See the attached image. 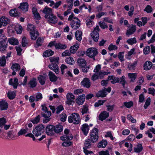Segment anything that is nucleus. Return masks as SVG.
<instances>
[{"label": "nucleus", "mask_w": 155, "mask_h": 155, "mask_svg": "<svg viewBox=\"0 0 155 155\" xmlns=\"http://www.w3.org/2000/svg\"><path fill=\"white\" fill-rule=\"evenodd\" d=\"M68 20L70 21L71 27L74 29H77L81 25V21L77 17H74V15L72 13L69 16Z\"/></svg>", "instance_id": "nucleus-1"}, {"label": "nucleus", "mask_w": 155, "mask_h": 155, "mask_svg": "<svg viewBox=\"0 0 155 155\" xmlns=\"http://www.w3.org/2000/svg\"><path fill=\"white\" fill-rule=\"evenodd\" d=\"M80 117L79 114L76 113H73L68 117V121L69 123L74 124H78L80 121Z\"/></svg>", "instance_id": "nucleus-2"}, {"label": "nucleus", "mask_w": 155, "mask_h": 155, "mask_svg": "<svg viewBox=\"0 0 155 155\" xmlns=\"http://www.w3.org/2000/svg\"><path fill=\"white\" fill-rule=\"evenodd\" d=\"M98 130L96 128H94L90 133V137L91 141L95 143L97 141L98 138Z\"/></svg>", "instance_id": "nucleus-3"}, {"label": "nucleus", "mask_w": 155, "mask_h": 155, "mask_svg": "<svg viewBox=\"0 0 155 155\" xmlns=\"http://www.w3.org/2000/svg\"><path fill=\"white\" fill-rule=\"evenodd\" d=\"M45 127L42 125H39L33 129L32 133L36 137H38L44 131Z\"/></svg>", "instance_id": "nucleus-4"}, {"label": "nucleus", "mask_w": 155, "mask_h": 155, "mask_svg": "<svg viewBox=\"0 0 155 155\" xmlns=\"http://www.w3.org/2000/svg\"><path fill=\"white\" fill-rule=\"evenodd\" d=\"M111 91V88L110 87H108L107 89L104 87L101 90L99 91L96 93V96L97 97H104L106 96L107 93V92L110 93Z\"/></svg>", "instance_id": "nucleus-5"}, {"label": "nucleus", "mask_w": 155, "mask_h": 155, "mask_svg": "<svg viewBox=\"0 0 155 155\" xmlns=\"http://www.w3.org/2000/svg\"><path fill=\"white\" fill-rule=\"evenodd\" d=\"M100 29L98 26H96L94 29L93 31L91 33V35L93 38L94 41L97 42L99 38V35L98 33Z\"/></svg>", "instance_id": "nucleus-6"}, {"label": "nucleus", "mask_w": 155, "mask_h": 155, "mask_svg": "<svg viewBox=\"0 0 155 155\" xmlns=\"http://www.w3.org/2000/svg\"><path fill=\"white\" fill-rule=\"evenodd\" d=\"M8 42L7 38H4L3 40L0 41V51L3 52L6 51L8 46Z\"/></svg>", "instance_id": "nucleus-7"}, {"label": "nucleus", "mask_w": 155, "mask_h": 155, "mask_svg": "<svg viewBox=\"0 0 155 155\" xmlns=\"http://www.w3.org/2000/svg\"><path fill=\"white\" fill-rule=\"evenodd\" d=\"M97 50L95 48H91L87 51V55L91 58H93L98 54Z\"/></svg>", "instance_id": "nucleus-8"}, {"label": "nucleus", "mask_w": 155, "mask_h": 155, "mask_svg": "<svg viewBox=\"0 0 155 155\" xmlns=\"http://www.w3.org/2000/svg\"><path fill=\"white\" fill-rule=\"evenodd\" d=\"M66 104L69 105H71L72 103H74L75 96L72 93H68L66 95Z\"/></svg>", "instance_id": "nucleus-9"}, {"label": "nucleus", "mask_w": 155, "mask_h": 155, "mask_svg": "<svg viewBox=\"0 0 155 155\" xmlns=\"http://www.w3.org/2000/svg\"><path fill=\"white\" fill-rule=\"evenodd\" d=\"M46 134L49 136L53 135L54 133V126L52 125H48L46 128Z\"/></svg>", "instance_id": "nucleus-10"}, {"label": "nucleus", "mask_w": 155, "mask_h": 155, "mask_svg": "<svg viewBox=\"0 0 155 155\" xmlns=\"http://www.w3.org/2000/svg\"><path fill=\"white\" fill-rule=\"evenodd\" d=\"M41 114L43 117L46 119L43 120L44 123H47L49 121L50 119L48 118L51 115V113L50 111H45L41 113Z\"/></svg>", "instance_id": "nucleus-11"}, {"label": "nucleus", "mask_w": 155, "mask_h": 155, "mask_svg": "<svg viewBox=\"0 0 155 155\" xmlns=\"http://www.w3.org/2000/svg\"><path fill=\"white\" fill-rule=\"evenodd\" d=\"M85 98L86 96L85 94L80 95L76 99V102L78 105H82L84 102Z\"/></svg>", "instance_id": "nucleus-12"}, {"label": "nucleus", "mask_w": 155, "mask_h": 155, "mask_svg": "<svg viewBox=\"0 0 155 155\" xmlns=\"http://www.w3.org/2000/svg\"><path fill=\"white\" fill-rule=\"evenodd\" d=\"M42 12L45 14V18L53 14L52 9L47 7H45L42 10Z\"/></svg>", "instance_id": "nucleus-13"}, {"label": "nucleus", "mask_w": 155, "mask_h": 155, "mask_svg": "<svg viewBox=\"0 0 155 155\" xmlns=\"http://www.w3.org/2000/svg\"><path fill=\"white\" fill-rule=\"evenodd\" d=\"M48 20V21L52 24H55L58 21V18L56 17L53 14L50 15L48 17L46 18Z\"/></svg>", "instance_id": "nucleus-14"}, {"label": "nucleus", "mask_w": 155, "mask_h": 155, "mask_svg": "<svg viewBox=\"0 0 155 155\" xmlns=\"http://www.w3.org/2000/svg\"><path fill=\"white\" fill-rule=\"evenodd\" d=\"M28 5L27 2H23L20 3V6L18 7L21 10L24 12L28 11Z\"/></svg>", "instance_id": "nucleus-15"}, {"label": "nucleus", "mask_w": 155, "mask_h": 155, "mask_svg": "<svg viewBox=\"0 0 155 155\" xmlns=\"http://www.w3.org/2000/svg\"><path fill=\"white\" fill-rule=\"evenodd\" d=\"M81 84L82 85L87 88H89L91 84L89 80L87 78H84L81 81Z\"/></svg>", "instance_id": "nucleus-16"}, {"label": "nucleus", "mask_w": 155, "mask_h": 155, "mask_svg": "<svg viewBox=\"0 0 155 155\" xmlns=\"http://www.w3.org/2000/svg\"><path fill=\"white\" fill-rule=\"evenodd\" d=\"M109 116V113L105 111H104L101 112L99 116V119L103 121L107 118Z\"/></svg>", "instance_id": "nucleus-17"}, {"label": "nucleus", "mask_w": 155, "mask_h": 155, "mask_svg": "<svg viewBox=\"0 0 155 155\" xmlns=\"http://www.w3.org/2000/svg\"><path fill=\"white\" fill-rule=\"evenodd\" d=\"M9 84L10 85H12L14 88L16 89L18 84V79L17 78H15L13 82V79H11L9 80Z\"/></svg>", "instance_id": "nucleus-18"}, {"label": "nucleus", "mask_w": 155, "mask_h": 155, "mask_svg": "<svg viewBox=\"0 0 155 155\" xmlns=\"http://www.w3.org/2000/svg\"><path fill=\"white\" fill-rule=\"evenodd\" d=\"M49 68L52 70L56 74H58L59 72V70L58 64H52L49 65Z\"/></svg>", "instance_id": "nucleus-19"}, {"label": "nucleus", "mask_w": 155, "mask_h": 155, "mask_svg": "<svg viewBox=\"0 0 155 155\" xmlns=\"http://www.w3.org/2000/svg\"><path fill=\"white\" fill-rule=\"evenodd\" d=\"M81 129L84 134L85 135H87L89 130V127L88 124H83Z\"/></svg>", "instance_id": "nucleus-20"}, {"label": "nucleus", "mask_w": 155, "mask_h": 155, "mask_svg": "<svg viewBox=\"0 0 155 155\" xmlns=\"http://www.w3.org/2000/svg\"><path fill=\"white\" fill-rule=\"evenodd\" d=\"M137 64V61H135L133 63H130L128 64L127 66L128 69L130 71H134L135 69V68Z\"/></svg>", "instance_id": "nucleus-21"}, {"label": "nucleus", "mask_w": 155, "mask_h": 155, "mask_svg": "<svg viewBox=\"0 0 155 155\" xmlns=\"http://www.w3.org/2000/svg\"><path fill=\"white\" fill-rule=\"evenodd\" d=\"M8 19L5 17H2L0 18V25L6 26L8 23Z\"/></svg>", "instance_id": "nucleus-22"}, {"label": "nucleus", "mask_w": 155, "mask_h": 155, "mask_svg": "<svg viewBox=\"0 0 155 155\" xmlns=\"http://www.w3.org/2000/svg\"><path fill=\"white\" fill-rule=\"evenodd\" d=\"M8 107V103L5 101L0 102V109L1 110H7Z\"/></svg>", "instance_id": "nucleus-23"}, {"label": "nucleus", "mask_w": 155, "mask_h": 155, "mask_svg": "<svg viewBox=\"0 0 155 155\" xmlns=\"http://www.w3.org/2000/svg\"><path fill=\"white\" fill-rule=\"evenodd\" d=\"M136 30V26L134 25H132L131 27L127 30L126 35H128L133 34L135 32Z\"/></svg>", "instance_id": "nucleus-24"}, {"label": "nucleus", "mask_w": 155, "mask_h": 155, "mask_svg": "<svg viewBox=\"0 0 155 155\" xmlns=\"http://www.w3.org/2000/svg\"><path fill=\"white\" fill-rule=\"evenodd\" d=\"M152 66V63L150 61H146L144 64V69L146 71L149 70L151 69Z\"/></svg>", "instance_id": "nucleus-25"}, {"label": "nucleus", "mask_w": 155, "mask_h": 155, "mask_svg": "<svg viewBox=\"0 0 155 155\" xmlns=\"http://www.w3.org/2000/svg\"><path fill=\"white\" fill-rule=\"evenodd\" d=\"M29 87L33 88L35 87L37 85V81L36 78H31L28 84Z\"/></svg>", "instance_id": "nucleus-26"}, {"label": "nucleus", "mask_w": 155, "mask_h": 155, "mask_svg": "<svg viewBox=\"0 0 155 155\" xmlns=\"http://www.w3.org/2000/svg\"><path fill=\"white\" fill-rule=\"evenodd\" d=\"M48 76L49 77L50 80L52 82H55L57 80V77L54 75L53 73L51 71L49 72Z\"/></svg>", "instance_id": "nucleus-27"}, {"label": "nucleus", "mask_w": 155, "mask_h": 155, "mask_svg": "<svg viewBox=\"0 0 155 155\" xmlns=\"http://www.w3.org/2000/svg\"><path fill=\"white\" fill-rule=\"evenodd\" d=\"M7 40L9 44L13 45H16L18 44V40L14 38H10Z\"/></svg>", "instance_id": "nucleus-28"}, {"label": "nucleus", "mask_w": 155, "mask_h": 155, "mask_svg": "<svg viewBox=\"0 0 155 155\" xmlns=\"http://www.w3.org/2000/svg\"><path fill=\"white\" fill-rule=\"evenodd\" d=\"M82 32L78 30L76 31L75 33V36L76 39L79 41H81L82 38Z\"/></svg>", "instance_id": "nucleus-29"}, {"label": "nucleus", "mask_w": 155, "mask_h": 155, "mask_svg": "<svg viewBox=\"0 0 155 155\" xmlns=\"http://www.w3.org/2000/svg\"><path fill=\"white\" fill-rule=\"evenodd\" d=\"M130 82H134L137 77V74L135 73H129L127 74Z\"/></svg>", "instance_id": "nucleus-30"}, {"label": "nucleus", "mask_w": 155, "mask_h": 155, "mask_svg": "<svg viewBox=\"0 0 155 155\" xmlns=\"http://www.w3.org/2000/svg\"><path fill=\"white\" fill-rule=\"evenodd\" d=\"M20 13L18 12L16 9H12L9 12V14L10 16L13 17H19Z\"/></svg>", "instance_id": "nucleus-31"}, {"label": "nucleus", "mask_w": 155, "mask_h": 155, "mask_svg": "<svg viewBox=\"0 0 155 155\" xmlns=\"http://www.w3.org/2000/svg\"><path fill=\"white\" fill-rule=\"evenodd\" d=\"M54 132L59 133L61 132L63 130V127L61 125L58 124L54 126Z\"/></svg>", "instance_id": "nucleus-32"}, {"label": "nucleus", "mask_w": 155, "mask_h": 155, "mask_svg": "<svg viewBox=\"0 0 155 155\" xmlns=\"http://www.w3.org/2000/svg\"><path fill=\"white\" fill-rule=\"evenodd\" d=\"M27 30L29 32L30 34L36 31L35 26L31 24H29L28 25Z\"/></svg>", "instance_id": "nucleus-33"}, {"label": "nucleus", "mask_w": 155, "mask_h": 155, "mask_svg": "<svg viewBox=\"0 0 155 155\" xmlns=\"http://www.w3.org/2000/svg\"><path fill=\"white\" fill-rule=\"evenodd\" d=\"M77 63L80 67L85 66L86 64V61L83 58H78L77 60Z\"/></svg>", "instance_id": "nucleus-34"}, {"label": "nucleus", "mask_w": 155, "mask_h": 155, "mask_svg": "<svg viewBox=\"0 0 155 155\" xmlns=\"http://www.w3.org/2000/svg\"><path fill=\"white\" fill-rule=\"evenodd\" d=\"M54 51L50 49H49L45 51L43 54L44 57H47L53 54Z\"/></svg>", "instance_id": "nucleus-35"}, {"label": "nucleus", "mask_w": 155, "mask_h": 155, "mask_svg": "<svg viewBox=\"0 0 155 155\" xmlns=\"http://www.w3.org/2000/svg\"><path fill=\"white\" fill-rule=\"evenodd\" d=\"M55 48L57 49H65L67 48V45L65 44L56 43L55 45Z\"/></svg>", "instance_id": "nucleus-36"}, {"label": "nucleus", "mask_w": 155, "mask_h": 155, "mask_svg": "<svg viewBox=\"0 0 155 155\" xmlns=\"http://www.w3.org/2000/svg\"><path fill=\"white\" fill-rule=\"evenodd\" d=\"M38 80L41 85H43L45 84L46 80V78L45 76L40 75L38 77Z\"/></svg>", "instance_id": "nucleus-37"}, {"label": "nucleus", "mask_w": 155, "mask_h": 155, "mask_svg": "<svg viewBox=\"0 0 155 155\" xmlns=\"http://www.w3.org/2000/svg\"><path fill=\"white\" fill-rule=\"evenodd\" d=\"M11 69L14 71H19L20 69V65L18 63L13 64L11 67Z\"/></svg>", "instance_id": "nucleus-38"}, {"label": "nucleus", "mask_w": 155, "mask_h": 155, "mask_svg": "<svg viewBox=\"0 0 155 155\" xmlns=\"http://www.w3.org/2000/svg\"><path fill=\"white\" fill-rule=\"evenodd\" d=\"M143 147L141 144H138L137 146L134 148V151L136 153H139L143 150Z\"/></svg>", "instance_id": "nucleus-39"}, {"label": "nucleus", "mask_w": 155, "mask_h": 155, "mask_svg": "<svg viewBox=\"0 0 155 155\" xmlns=\"http://www.w3.org/2000/svg\"><path fill=\"white\" fill-rule=\"evenodd\" d=\"M91 139H86L84 142V146L86 148H89L91 147Z\"/></svg>", "instance_id": "nucleus-40"}, {"label": "nucleus", "mask_w": 155, "mask_h": 155, "mask_svg": "<svg viewBox=\"0 0 155 155\" xmlns=\"http://www.w3.org/2000/svg\"><path fill=\"white\" fill-rule=\"evenodd\" d=\"M31 38L33 40H35L38 36V32L37 31L30 34Z\"/></svg>", "instance_id": "nucleus-41"}, {"label": "nucleus", "mask_w": 155, "mask_h": 155, "mask_svg": "<svg viewBox=\"0 0 155 155\" xmlns=\"http://www.w3.org/2000/svg\"><path fill=\"white\" fill-rule=\"evenodd\" d=\"M15 93L14 91H9L8 93L7 96L10 99H13L15 97Z\"/></svg>", "instance_id": "nucleus-42"}, {"label": "nucleus", "mask_w": 155, "mask_h": 155, "mask_svg": "<svg viewBox=\"0 0 155 155\" xmlns=\"http://www.w3.org/2000/svg\"><path fill=\"white\" fill-rule=\"evenodd\" d=\"M15 30L17 34H21L22 31V27L20 25H16L15 26Z\"/></svg>", "instance_id": "nucleus-43"}, {"label": "nucleus", "mask_w": 155, "mask_h": 155, "mask_svg": "<svg viewBox=\"0 0 155 155\" xmlns=\"http://www.w3.org/2000/svg\"><path fill=\"white\" fill-rule=\"evenodd\" d=\"M40 116L38 115L34 119H31L30 121L33 124H37L40 122Z\"/></svg>", "instance_id": "nucleus-44"}, {"label": "nucleus", "mask_w": 155, "mask_h": 155, "mask_svg": "<svg viewBox=\"0 0 155 155\" xmlns=\"http://www.w3.org/2000/svg\"><path fill=\"white\" fill-rule=\"evenodd\" d=\"M65 62L68 64L72 65L74 63V61L72 57H69L66 58Z\"/></svg>", "instance_id": "nucleus-45"}, {"label": "nucleus", "mask_w": 155, "mask_h": 155, "mask_svg": "<svg viewBox=\"0 0 155 155\" xmlns=\"http://www.w3.org/2000/svg\"><path fill=\"white\" fill-rule=\"evenodd\" d=\"M43 37H39L37 40L36 44L35 45V46L37 48L38 47L41 46L42 43L43 42Z\"/></svg>", "instance_id": "nucleus-46"}, {"label": "nucleus", "mask_w": 155, "mask_h": 155, "mask_svg": "<svg viewBox=\"0 0 155 155\" xmlns=\"http://www.w3.org/2000/svg\"><path fill=\"white\" fill-rule=\"evenodd\" d=\"M49 59L51 62L52 63V64H58L59 57H51Z\"/></svg>", "instance_id": "nucleus-47"}, {"label": "nucleus", "mask_w": 155, "mask_h": 155, "mask_svg": "<svg viewBox=\"0 0 155 155\" xmlns=\"http://www.w3.org/2000/svg\"><path fill=\"white\" fill-rule=\"evenodd\" d=\"M28 41L25 37H23L21 41V45L22 47H24L28 44Z\"/></svg>", "instance_id": "nucleus-48"}, {"label": "nucleus", "mask_w": 155, "mask_h": 155, "mask_svg": "<svg viewBox=\"0 0 155 155\" xmlns=\"http://www.w3.org/2000/svg\"><path fill=\"white\" fill-rule=\"evenodd\" d=\"M6 61L4 56L0 57V66H5V65Z\"/></svg>", "instance_id": "nucleus-49"}, {"label": "nucleus", "mask_w": 155, "mask_h": 155, "mask_svg": "<svg viewBox=\"0 0 155 155\" xmlns=\"http://www.w3.org/2000/svg\"><path fill=\"white\" fill-rule=\"evenodd\" d=\"M28 128H25V129L22 128L18 132V135L20 136L24 135L28 132Z\"/></svg>", "instance_id": "nucleus-50"}, {"label": "nucleus", "mask_w": 155, "mask_h": 155, "mask_svg": "<svg viewBox=\"0 0 155 155\" xmlns=\"http://www.w3.org/2000/svg\"><path fill=\"white\" fill-rule=\"evenodd\" d=\"M120 83L122 84L124 87L125 84L127 83V81L126 80V77L124 76H123L120 78Z\"/></svg>", "instance_id": "nucleus-51"}, {"label": "nucleus", "mask_w": 155, "mask_h": 155, "mask_svg": "<svg viewBox=\"0 0 155 155\" xmlns=\"http://www.w3.org/2000/svg\"><path fill=\"white\" fill-rule=\"evenodd\" d=\"M127 42L130 45H133L137 42L136 39L135 38H131L127 41Z\"/></svg>", "instance_id": "nucleus-52"}, {"label": "nucleus", "mask_w": 155, "mask_h": 155, "mask_svg": "<svg viewBox=\"0 0 155 155\" xmlns=\"http://www.w3.org/2000/svg\"><path fill=\"white\" fill-rule=\"evenodd\" d=\"M81 114L82 115L84 114L87 113L88 111V107L87 106L84 105L82 108H81Z\"/></svg>", "instance_id": "nucleus-53"}, {"label": "nucleus", "mask_w": 155, "mask_h": 155, "mask_svg": "<svg viewBox=\"0 0 155 155\" xmlns=\"http://www.w3.org/2000/svg\"><path fill=\"white\" fill-rule=\"evenodd\" d=\"M135 50V48H133L130 51L128 52L127 54L126 55L127 59L129 60L130 59V58L129 57L132 55Z\"/></svg>", "instance_id": "nucleus-54"}, {"label": "nucleus", "mask_w": 155, "mask_h": 155, "mask_svg": "<svg viewBox=\"0 0 155 155\" xmlns=\"http://www.w3.org/2000/svg\"><path fill=\"white\" fill-rule=\"evenodd\" d=\"M107 143L106 141H101L100 142L98 145V147H105L107 145Z\"/></svg>", "instance_id": "nucleus-55"}, {"label": "nucleus", "mask_w": 155, "mask_h": 155, "mask_svg": "<svg viewBox=\"0 0 155 155\" xmlns=\"http://www.w3.org/2000/svg\"><path fill=\"white\" fill-rule=\"evenodd\" d=\"M106 101L105 100H99L97 102H96L94 104V106L96 107H98L102 105Z\"/></svg>", "instance_id": "nucleus-56"}, {"label": "nucleus", "mask_w": 155, "mask_h": 155, "mask_svg": "<svg viewBox=\"0 0 155 155\" xmlns=\"http://www.w3.org/2000/svg\"><path fill=\"white\" fill-rule=\"evenodd\" d=\"M86 23L88 27H91L93 24H94V22L93 21L90 19H87L86 20Z\"/></svg>", "instance_id": "nucleus-57"}, {"label": "nucleus", "mask_w": 155, "mask_h": 155, "mask_svg": "<svg viewBox=\"0 0 155 155\" xmlns=\"http://www.w3.org/2000/svg\"><path fill=\"white\" fill-rule=\"evenodd\" d=\"M107 12H100L96 15V17L98 18H100L101 17L104 15H106Z\"/></svg>", "instance_id": "nucleus-58"}, {"label": "nucleus", "mask_w": 155, "mask_h": 155, "mask_svg": "<svg viewBox=\"0 0 155 155\" xmlns=\"http://www.w3.org/2000/svg\"><path fill=\"white\" fill-rule=\"evenodd\" d=\"M117 48L118 47L116 46L113 45L112 44H111L109 45L108 49L110 51H111L113 50H117Z\"/></svg>", "instance_id": "nucleus-59"}, {"label": "nucleus", "mask_w": 155, "mask_h": 155, "mask_svg": "<svg viewBox=\"0 0 155 155\" xmlns=\"http://www.w3.org/2000/svg\"><path fill=\"white\" fill-rule=\"evenodd\" d=\"M66 117L67 115L65 113H63L60 115V120L63 122H64L66 120Z\"/></svg>", "instance_id": "nucleus-60"}, {"label": "nucleus", "mask_w": 155, "mask_h": 155, "mask_svg": "<svg viewBox=\"0 0 155 155\" xmlns=\"http://www.w3.org/2000/svg\"><path fill=\"white\" fill-rule=\"evenodd\" d=\"M6 120L4 117L0 118V127H2L6 123Z\"/></svg>", "instance_id": "nucleus-61"}, {"label": "nucleus", "mask_w": 155, "mask_h": 155, "mask_svg": "<svg viewBox=\"0 0 155 155\" xmlns=\"http://www.w3.org/2000/svg\"><path fill=\"white\" fill-rule=\"evenodd\" d=\"M124 105L127 108H130L133 106V103L131 101L124 103Z\"/></svg>", "instance_id": "nucleus-62"}, {"label": "nucleus", "mask_w": 155, "mask_h": 155, "mask_svg": "<svg viewBox=\"0 0 155 155\" xmlns=\"http://www.w3.org/2000/svg\"><path fill=\"white\" fill-rule=\"evenodd\" d=\"M64 108L63 106L61 105H60L58 106L56 108V113L57 114H59L60 112L64 110Z\"/></svg>", "instance_id": "nucleus-63"}, {"label": "nucleus", "mask_w": 155, "mask_h": 155, "mask_svg": "<svg viewBox=\"0 0 155 155\" xmlns=\"http://www.w3.org/2000/svg\"><path fill=\"white\" fill-rule=\"evenodd\" d=\"M100 27L102 29H105L108 28L107 25L104 22L100 21L98 23Z\"/></svg>", "instance_id": "nucleus-64"}]
</instances>
